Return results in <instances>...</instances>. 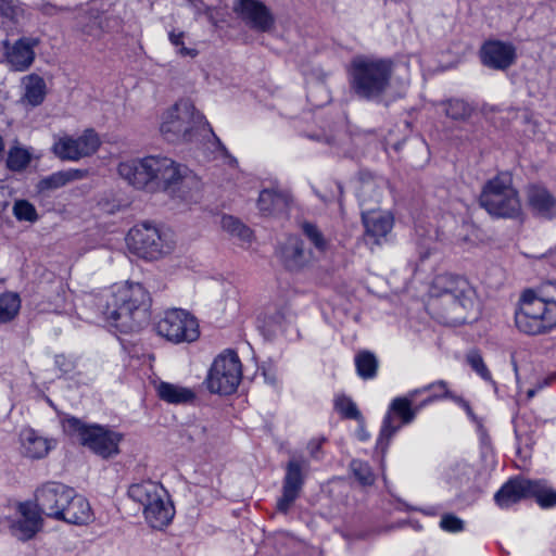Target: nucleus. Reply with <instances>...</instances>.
Listing matches in <instances>:
<instances>
[{"mask_svg": "<svg viewBox=\"0 0 556 556\" xmlns=\"http://www.w3.org/2000/svg\"><path fill=\"white\" fill-rule=\"evenodd\" d=\"M151 298L141 283H125L100 299L104 318L119 332L141 330L150 319Z\"/></svg>", "mask_w": 556, "mask_h": 556, "instance_id": "f257e3e1", "label": "nucleus"}, {"mask_svg": "<svg viewBox=\"0 0 556 556\" xmlns=\"http://www.w3.org/2000/svg\"><path fill=\"white\" fill-rule=\"evenodd\" d=\"M186 166L166 156L150 155L121 163L118 174L137 189L149 188L175 197L187 178Z\"/></svg>", "mask_w": 556, "mask_h": 556, "instance_id": "f03ea898", "label": "nucleus"}, {"mask_svg": "<svg viewBox=\"0 0 556 556\" xmlns=\"http://www.w3.org/2000/svg\"><path fill=\"white\" fill-rule=\"evenodd\" d=\"M517 329L528 336L549 332L556 327V282L547 281L520 295L515 311Z\"/></svg>", "mask_w": 556, "mask_h": 556, "instance_id": "7ed1b4c3", "label": "nucleus"}, {"mask_svg": "<svg viewBox=\"0 0 556 556\" xmlns=\"http://www.w3.org/2000/svg\"><path fill=\"white\" fill-rule=\"evenodd\" d=\"M351 91L362 100L379 102L391 86L393 62L389 59L357 55L349 71Z\"/></svg>", "mask_w": 556, "mask_h": 556, "instance_id": "20e7f679", "label": "nucleus"}, {"mask_svg": "<svg viewBox=\"0 0 556 556\" xmlns=\"http://www.w3.org/2000/svg\"><path fill=\"white\" fill-rule=\"evenodd\" d=\"M160 131L168 142H191L203 131H208L217 149L228 155V150L215 135L205 116L197 111L189 99L177 101L164 115Z\"/></svg>", "mask_w": 556, "mask_h": 556, "instance_id": "39448f33", "label": "nucleus"}, {"mask_svg": "<svg viewBox=\"0 0 556 556\" xmlns=\"http://www.w3.org/2000/svg\"><path fill=\"white\" fill-rule=\"evenodd\" d=\"M479 201L489 214L496 217L515 218L521 213V202L508 174H500L490 179Z\"/></svg>", "mask_w": 556, "mask_h": 556, "instance_id": "423d86ee", "label": "nucleus"}, {"mask_svg": "<svg viewBox=\"0 0 556 556\" xmlns=\"http://www.w3.org/2000/svg\"><path fill=\"white\" fill-rule=\"evenodd\" d=\"M527 497H535L543 508L556 505V491L547 486L545 480L510 479L494 495L496 504L502 508H507Z\"/></svg>", "mask_w": 556, "mask_h": 556, "instance_id": "0eeeda50", "label": "nucleus"}, {"mask_svg": "<svg viewBox=\"0 0 556 556\" xmlns=\"http://www.w3.org/2000/svg\"><path fill=\"white\" fill-rule=\"evenodd\" d=\"M126 241L132 253L146 260H157L173 249L167 236L150 222L135 225L128 231Z\"/></svg>", "mask_w": 556, "mask_h": 556, "instance_id": "6e6552de", "label": "nucleus"}, {"mask_svg": "<svg viewBox=\"0 0 556 556\" xmlns=\"http://www.w3.org/2000/svg\"><path fill=\"white\" fill-rule=\"evenodd\" d=\"M70 429L78 434L79 442L102 458H110L119 453L118 444L123 435L100 425H85L79 419H67Z\"/></svg>", "mask_w": 556, "mask_h": 556, "instance_id": "1a4fd4ad", "label": "nucleus"}, {"mask_svg": "<svg viewBox=\"0 0 556 556\" xmlns=\"http://www.w3.org/2000/svg\"><path fill=\"white\" fill-rule=\"evenodd\" d=\"M241 377V362L230 351L214 361L206 378L207 388L212 393L228 395L237 390Z\"/></svg>", "mask_w": 556, "mask_h": 556, "instance_id": "9d476101", "label": "nucleus"}, {"mask_svg": "<svg viewBox=\"0 0 556 556\" xmlns=\"http://www.w3.org/2000/svg\"><path fill=\"white\" fill-rule=\"evenodd\" d=\"M156 331L160 336L175 343L193 342L200 336L195 317L180 308L165 312L156 324Z\"/></svg>", "mask_w": 556, "mask_h": 556, "instance_id": "9b49d317", "label": "nucleus"}, {"mask_svg": "<svg viewBox=\"0 0 556 556\" xmlns=\"http://www.w3.org/2000/svg\"><path fill=\"white\" fill-rule=\"evenodd\" d=\"M432 400V397H429L421 405L414 408L409 399H402L401 396L393 399L382 421L377 448L386 452L390 440L401 427L413 422L418 409Z\"/></svg>", "mask_w": 556, "mask_h": 556, "instance_id": "f8f14e48", "label": "nucleus"}, {"mask_svg": "<svg viewBox=\"0 0 556 556\" xmlns=\"http://www.w3.org/2000/svg\"><path fill=\"white\" fill-rule=\"evenodd\" d=\"M308 470L309 464L302 457H293L286 464L281 496L276 505L279 513L287 514L300 497Z\"/></svg>", "mask_w": 556, "mask_h": 556, "instance_id": "ddd939ff", "label": "nucleus"}, {"mask_svg": "<svg viewBox=\"0 0 556 556\" xmlns=\"http://www.w3.org/2000/svg\"><path fill=\"white\" fill-rule=\"evenodd\" d=\"M430 311L447 325H459L467 320V313L473 306V295H432Z\"/></svg>", "mask_w": 556, "mask_h": 556, "instance_id": "4468645a", "label": "nucleus"}, {"mask_svg": "<svg viewBox=\"0 0 556 556\" xmlns=\"http://www.w3.org/2000/svg\"><path fill=\"white\" fill-rule=\"evenodd\" d=\"M72 488L55 481L42 484L36 490L35 505L41 514L52 519H60L62 509L72 498Z\"/></svg>", "mask_w": 556, "mask_h": 556, "instance_id": "2eb2a0df", "label": "nucleus"}, {"mask_svg": "<svg viewBox=\"0 0 556 556\" xmlns=\"http://www.w3.org/2000/svg\"><path fill=\"white\" fill-rule=\"evenodd\" d=\"M233 11L251 28L269 33L275 27V17L260 0H235Z\"/></svg>", "mask_w": 556, "mask_h": 556, "instance_id": "dca6fc26", "label": "nucleus"}, {"mask_svg": "<svg viewBox=\"0 0 556 556\" xmlns=\"http://www.w3.org/2000/svg\"><path fill=\"white\" fill-rule=\"evenodd\" d=\"M516 48L510 42L501 40H489L483 43L480 50V58L486 67L505 71L516 61Z\"/></svg>", "mask_w": 556, "mask_h": 556, "instance_id": "f3484780", "label": "nucleus"}, {"mask_svg": "<svg viewBox=\"0 0 556 556\" xmlns=\"http://www.w3.org/2000/svg\"><path fill=\"white\" fill-rule=\"evenodd\" d=\"M39 43L40 40L34 37H22L12 46L5 41V61L11 70L16 72L28 70L35 61V48Z\"/></svg>", "mask_w": 556, "mask_h": 556, "instance_id": "a211bd4d", "label": "nucleus"}, {"mask_svg": "<svg viewBox=\"0 0 556 556\" xmlns=\"http://www.w3.org/2000/svg\"><path fill=\"white\" fill-rule=\"evenodd\" d=\"M362 220L368 244H380L393 227V216L375 207L363 208Z\"/></svg>", "mask_w": 556, "mask_h": 556, "instance_id": "6ab92c4d", "label": "nucleus"}, {"mask_svg": "<svg viewBox=\"0 0 556 556\" xmlns=\"http://www.w3.org/2000/svg\"><path fill=\"white\" fill-rule=\"evenodd\" d=\"M17 511L20 518L11 525L12 533L20 540H29L42 527L41 513L31 502L20 503Z\"/></svg>", "mask_w": 556, "mask_h": 556, "instance_id": "aec40b11", "label": "nucleus"}, {"mask_svg": "<svg viewBox=\"0 0 556 556\" xmlns=\"http://www.w3.org/2000/svg\"><path fill=\"white\" fill-rule=\"evenodd\" d=\"M526 193L527 203L535 215L546 219L556 216V198L544 186L530 185Z\"/></svg>", "mask_w": 556, "mask_h": 556, "instance_id": "412c9836", "label": "nucleus"}, {"mask_svg": "<svg viewBox=\"0 0 556 556\" xmlns=\"http://www.w3.org/2000/svg\"><path fill=\"white\" fill-rule=\"evenodd\" d=\"M280 257L288 270L298 271L311 262L312 252L305 249L300 238L290 237L281 247Z\"/></svg>", "mask_w": 556, "mask_h": 556, "instance_id": "4be33fe9", "label": "nucleus"}, {"mask_svg": "<svg viewBox=\"0 0 556 556\" xmlns=\"http://www.w3.org/2000/svg\"><path fill=\"white\" fill-rule=\"evenodd\" d=\"M384 188L386 181L383 179L376 178L371 174H362L357 188V197L362 210L375 207L379 204Z\"/></svg>", "mask_w": 556, "mask_h": 556, "instance_id": "5701e85b", "label": "nucleus"}, {"mask_svg": "<svg viewBox=\"0 0 556 556\" xmlns=\"http://www.w3.org/2000/svg\"><path fill=\"white\" fill-rule=\"evenodd\" d=\"M166 497L167 495L159 496V500H154L143 509L144 518L153 529H164L175 516L174 505Z\"/></svg>", "mask_w": 556, "mask_h": 556, "instance_id": "b1692460", "label": "nucleus"}, {"mask_svg": "<svg viewBox=\"0 0 556 556\" xmlns=\"http://www.w3.org/2000/svg\"><path fill=\"white\" fill-rule=\"evenodd\" d=\"M72 498L62 509L59 520L72 525H86L91 520V508L88 501L72 489Z\"/></svg>", "mask_w": 556, "mask_h": 556, "instance_id": "393cba45", "label": "nucleus"}, {"mask_svg": "<svg viewBox=\"0 0 556 556\" xmlns=\"http://www.w3.org/2000/svg\"><path fill=\"white\" fill-rule=\"evenodd\" d=\"M473 295L469 282L457 275L442 274L434 278L432 295Z\"/></svg>", "mask_w": 556, "mask_h": 556, "instance_id": "a878e982", "label": "nucleus"}, {"mask_svg": "<svg viewBox=\"0 0 556 556\" xmlns=\"http://www.w3.org/2000/svg\"><path fill=\"white\" fill-rule=\"evenodd\" d=\"M22 452L26 457L39 459L47 456L51 446L47 439L33 429H24L21 434Z\"/></svg>", "mask_w": 556, "mask_h": 556, "instance_id": "bb28decb", "label": "nucleus"}, {"mask_svg": "<svg viewBox=\"0 0 556 556\" xmlns=\"http://www.w3.org/2000/svg\"><path fill=\"white\" fill-rule=\"evenodd\" d=\"M128 495L144 509L154 500H159V496H166V490L161 484L147 480L131 484L128 489Z\"/></svg>", "mask_w": 556, "mask_h": 556, "instance_id": "cd10ccee", "label": "nucleus"}, {"mask_svg": "<svg viewBox=\"0 0 556 556\" xmlns=\"http://www.w3.org/2000/svg\"><path fill=\"white\" fill-rule=\"evenodd\" d=\"M291 200V194L286 190H279L276 188L264 189L260 193L257 205L261 212L264 214H270L273 212L286 210Z\"/></svg>", "mask_w": 556, "mask_h": 556, "instance_id": "c85d7f7f", "label": "nucleus"}, {"mask_svg": "<svg viewBox=\"0 0 556 556\" xmlns=\"http://www.w3.org/2000/svg\"><path fill=\"white\" fill-rule=\"evenodd\" d=\"M156 393L162 401L169 404H187L195 399L191 389L165 381L156 386Z\"/></svg>", "mask_w": 556, "mask_h": 556, "instance_id": "c756f323", "label": "nucleus"}, {"mask_svg": "<svg viewBox=\"0 0 556 556\" xmlns=\"http://www.w3.org/2000/svg\"><path fill=\"white\" fill-rule=\"evenodd\" d=\"M23 84L25 87V101L33 106L41 104L46 97V83L43 78L37 74H30L23 78Z\"/></svg>", "mask_w": 556, "mask_h": 556, "instance_id": "7c9ffc66", "label": "nucleus"}, {"mask_svg": "<svg viewBox=\"0 0 556 556\" xmlns=\"http://www.w3.org/2000/svg\"><path fill=\"white\" fill-rule=\"evenodd\" d=\"M80 178L79 170H61L42 178L37 188L40 192L59 189L67 182Z\"/></svg>", "mask_w": 556, "mask_h": 556, "instance_id": "2f4dec72", "label": "nucleus"}, {"mask_svg": "<svg viewBox=\"0 0 556 556\" xmlns=\"http://www.w3.org/2000/svg\"><path fill=\"white\" fill-rule=\"evenodd\" d=\"M445 115L453 121H466L468 119L475 108L463 99H450L441 102Z\"/></svg>", "mask_w": 556, "mask_h": 556, "instance_id": "473e14b6", "label": "nucleus"}, {"mask_svg": "<svg viewBox=\"0 0 556 556\" xmlns=\"http://www.w3.org/2000/svg\"><path fill=\"white\" fill-rule=\"evenodd\" d=\"M355 367L361 378L372 379L377 375L378 359L370 351H361L355 355Z\"/></svg>", "mask_w": 556, "mask_h": 556, "instance_id": "72a5a7b5", "label": "nucleus"}, {"mask_svg": "<svg viewBox=\"0 0 556 556\" xmlns=\"http://www.w3.org/2000/svg\"><path fill=\"white\" fill-rule=\"evenodd\" d=\"M74 142H75L76 149L78 150L79 159H83V157H86V156H89V155L96 153L101 143L99 136L91 128L86 129L83 132V135L79 136L78 138H74Z\"/></svg>", "mask_w": 556, "mask_h": 556, "instance_id": "f704fd0d", "label": "nucleus"}, {"mask_svg": "<svg viewBox=\"0 0 556 556\" xmlns=\"http://www.w3.org/2000/svg\"><path fill=\"white\" fill-rule=\"evenodd\" d=\"M52 152L55 156L64 161H78L79 153L76 149L74 138L71 136H63L55 139L52 146Z\"/></svg>", "mask_w": 556, "mask_h": 556, "instance_id": "c9c22d12", "label": "nucleus"}, {"mask_svg": "<svg viewBox=\"0 0 556 556\" xmlns=\"http://www.w3.org/2000/svg\"><path fill=\"white\" fill-rule=\"evenodd\" d=\"M21 300L15 293H4L0 296V323L11 321L18 313Z\"/></svg>", "mask_w": 556, "mask_h": 556, "instance_id": "e433bc0d", "label": "nucleus"}, {"mask_svg": "<svg viewBox=\"0 0 556 556\" xmlns=\"http://www.w3.org/2000/svg\"><path fill=\"white\" fill-rule=\"evenodd\" d=\"M334 408L342 415L345 419L353 420H362V414L357 408L356 404L352 401V399L341 395L334 401Z\"/></svg>", "mask_w": 556, "mask_h": 556, "instance_id": "4c0bfd02", "label": "nucleus"}, {"mask_svg": "<svg viewBox=\"0 0 556 556\" xmlns=\"http://www.w3.org/2000/svg\"><path fill=\"white\" fill-rule=\"evenodd\" d=\"M350 469L362 485H371L375 482V475L367 463L353 459L350 464Z\"/></svg>", "mask_w": 556, "mask_h": 556, "instance_id": "58836bf2", "label": "nucleus"}, {"mask_svg": "<svg viewBox=\"0 0 556 556\" xmlns=\"http://www.w3.org/2000/svg\"><path fill=\"white\" fill-rule=\"evenodd\" d=\"M13 214L20 222L35 223L39 216L35 206L27 200H17L13 205Z\"/></svg>", "mask_w": 556, "mask_h": 556, "instance_id": "ea45409f", "label": "nucleus"}, {"mask_svg": "<svg viewBox=\"0 0 556 556\" xmlns=\"http://www.w3.org/2000/svg\"><path fill=\"white\" fill-rule=\"evenodd\" d=\"M222 227L230 235L236 236L241 240L247 241L251 237V230L233 216H223Z\"/></svg>", "mask_w": 556, "mask_h": 556, "instance_id": "a19ab883", "label": "nucleus"}, {"mask_svg": "<svg viewBox=\"0 0 556 556\" xmlns=\"http://www.w3.org/2000/svg\"><path fill=\"white\" fill-rule=\"evenodd\" d=\"M30 162L29 153L22 148H13L9 151L7 166L11 170H22Z\"/></svg>", "mask_w": 556, "mask_h": 556, "instance_id": "79ce46f5", "label": "nucleus"}, {"mask_svg": "<svg viewBox=\"0 0 556 556\" xmlns=\"http://www.w3.org/2000/svg\"><path fill=\"white\" fill-rule=\"evenodd\" d=\"M302 231L319 252L326 251L327 240L315 224L308 222L303 223Z\"/></svg>", "mask_w": 556, "mask_h": 556, "instance_id": "37998d69", "label": "nucleus"}, {"mask_svg": "<svg viewBox=\"0 0 556 556\" xmlns=\"http://www.w3.org/2000/svg\"><path fill=\"white\" fill-rule=\"evenodd\" d=\"M467 363L483 380L495 383L492 380L491 372L489 371L481 354L478 351H470L466 356Z\"/></svg>", "mask_w": 556, "mask_h": 556, "instance_id": "c03bdc74", "label": "nucleus"}, {"mask_svg": "<svg viewBox=\"0 0 556 556\" xmlns=\"http://www.w3.org/2000/svg\"><path fill=\"white\" fill-rule=\"evenodd\" d=\"M184 38H185V33L184 31H179V33H175V31H172L169 33V41L173 46L176 47L177 49V53L182 56V58H195L198 55V50L194 49V48H187L185 46V41H184Z\"/></svg>", "mask_w": 556, "mask_h": 556, "instance_id": "a18cd8bd", "label": "nucleus"}, {"mask_svg": "<svg viewBox=\"0 0 556 556\" xmlns=\"http://www.w3.org/2000/svg\"><path fill=\"white\" fill-rule=\"evenodd\" d=\"M55 367L62 375H71L76 369V359L64 354H58L54 357Z\"/></svg>", "mask_w": 556, "mask_h": 556, "instance_id": "49530a36", "label": "nucleus"}, {"mask_svg": "<svg viewBox=\"0 0 556 556\" xmlns=\"http://www.w3.org/2000/svg\"><path fill=\"white\" fill-rule=\"evenodd\" d=\"M185 433L189 441L191 442H204L207 438V428L203 424H193L190 425Z\"/></svg>", "mask_w": 556, "mask_h": 556, "instance_id": "de8ad7c7", "label": "nucleus"}, {"mask_svg": "<svg viewBox=\"0 0 556 556\" xmlns=\"http://www.w3.org/2000/svg\"><path fill=\"white\" fill-rule=\"evenodd\" d=\"M440 526L443 530L448 532H459L464 529V521L452 514L442 516Z\"/></svg>", "mask_w": 556, "mask_h": 556, "instance_id": "09e8293b", "label": "nucleus"}, {"mask_svg": "<svg viewBox=\"0 0 556 556\" xmlns=\"http://www.w3.org/2000/svg\"><path fill=\"white\" fill-rule=\"evenodd\" d=\"M35 9L46 16H55L62 12L68 11V8L60 7L49 1L36 3Z\"/></svg>", "mask_w": 556, "mask_h": 556, "instance_id": "8fccbe9b", "label": "nucleus"}, {"mask_svg": "<svg viewBox=\"0 0 556 556\" xmlns=\"http://www.w3.org/2000/svg\"><path fill=\"white\" fill-rule=\"evenodd\" d=\"M18 9L11 2L0 0V14L11 21H16Z\"/></svg>", "mask_w": 556, "mask_h": 556, "instance_id": "3c124183", "label": "nucleus"}, {"mask_svg": "<svg viewBox=\"0 0 556 556\" xmlns=\"http://www.w3.org/2000/svg\"><path fill=\"white\" fill-rule=\"evenodd\" d=\"M321 447V441H311L308 443V450L313 457H317V453Z\"/></svg>", "mask_w": 556, "mask_h": 556, "instance_id": "603ef678", "label": "nucleus"}, {"mask_svg": "<svg viewBox=\"0 0 556 556\" xmlns=\"http://www.w3.org/2000/svg\"><path fill=\"white\" fill-rule=\"evenodd\" d=\"M84 31L91 36H98L100 34V23L96 18L93 25L90 28H85Z\"/></svg>", "mask_w": 556, "mask_h": 556, "instance_id": "864d4df0", "label": "nucleus"}, {"mask_svg": "<svg viewBox=\"0 0 556 556\" xmlns=\"http://www.w3.org/2000/svg\"><path fill=\"white\" fill-rule=\"evenodd\" d=\"M426 390L422 389H415V390H412L409 391L405 396H401L402 399H409L410 400V404L413 405L415 399L417 397V395H419L421 392H425Z\"/></svg>", "mask_w": 556, "mask_h": 556, "instance_id": "5fc2aeb1", "label": "nucleus"}, {"mask_svg": "<svg viewBox=\"0 0 556 556\" xmlns=\"http://www.w3.org/2000/svg\"><path fill=\"white\" fill-rule=\"evenodd\" d=\"M432 388H439V389L443 390L445 393H447L446 382L443 381V380H440V381H438L435 383L426 386V387H424V390H430Z\"/></svg>", "mask_w": 556, "mask_h": 556, "instance_id": "6e6d98bb", "label": "nucleus"}, {"mask_svg": "<svg viewBox=\"0 0 556 556\" xmlns=\"http://www.w3.org/2000/svg\"><path fill=\"white\" fill-rule=\"evenodd\" d=\"M4 147H5L4 146V140H3L2 136L0 135V161L3 157Z\"/></svg>", "mask_w": 556, "mask_h": 556, "instance_id": "4d7b16f0", "label": "nucleus"}, {"mask_svg": "<svg viewBox=\"0 0 556 556\" xmlns=\"http://www.w3.org/2000/svg\"><path fill=\"white\" fill-rule=\"evenodd\" d=\"M273 318H274L275 323L279 324V323L283 319V316H282V314H280L279 312H277V313L275 314V316H273Z\"/></svg>", "mask_w": 556, "mask_h": 556, "instance_id": "13d9d810", "label": "nucleus"}, {"mask_svg": "<svg viewBox=\"0 0 556 556\" xmlns=\"http://www.w3.org/2000/svg\"><path fill=\"white\" fill-rule=\"evenodd\" d=\"M536 391H538V389H534V388L533 389H529L527 391V397L528 399H532L535 395Z\"/></svg>", "mask_w": 556, "mask_h": 556, "instance_id": "bf43d9fd", "label": "nucleus"}, {"mask_svg": "<svg viewBox=\"0 0 556 556\" xmlns=\"http://www.w3.org/2000/svg\"><path fill=\"white\" fill-rule=\"evenodd\" d=\"M511 363H513V366H514V370L517 372L518 367H517V363H516V361H515L514 355H511Z\"/></svg>", "mask_w": 556, "mask_h": 556, "instance_id": "052dcab7", "label": "nucleus"}, {"mask_svg": "<svg viewBox=\"0 0 556 556\" xmlns=\"http://www.w3.org/2000/svg\"><path fill=\"white\" fill-rule=\"evenodd\" d=\"M554 379H555V377H549V378L545 379V380H544V384H545V386H546V384H549V383H551V381H552V380H554Z\"/></svg>", "mask_w": 556, "mask_h": 556, "instance_id": "680f3d73", "label": "nucleus"}, {"mask_svg": "<svg viewBox=\"0 0 556 556\" xmlns=\"http://www.w3.org/2000/svg\"><path fill=\"white\" fill-rule=\"evenodd\" d=\"M337 187H338V189H339L340 193H342V191H343V190H342V186H341L340 184H338V185H337Z\"/></svg>", "mask_w": 556, "mask_h": 556, "instance_id": "e2e57ef3", "label": "nucleus"}, {"mask_svg": "<svg viewBox=\"0 0 556 556\" xmlns=\"http://www.w3.org/2000/svg\"><path fill=\"white\" fill-rule=\"evenodd\" d=\"M361 439H362V440H365V439H367V434H365V433H362V435H361Z\"/></svg>", "mask_w": 556, "mask_h": 556, "instance_id": "0e129e2a", "label": "nucleus"}]
</instances>
